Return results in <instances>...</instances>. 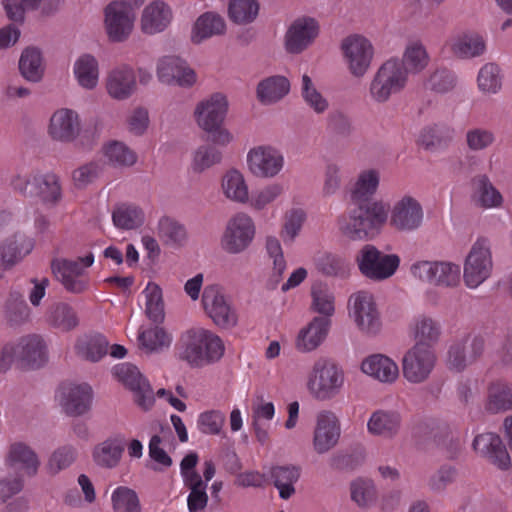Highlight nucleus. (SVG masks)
<instances>
[{
	"label": "nucleus",
	"mask_w": 512,
	"mask_h": 512,
	"mask_svg": "<svg viewBox=\"0 0 512 512\" xmlns=\"http://www.w3.org/2000/svg\"><path fill=\"white\" fill-rule=\"evenodd\" d=\"M111 500L114 512H141L137 493L128 487L116 488L112 493Z\"/></svg>",
	"instance_id": "58"
},
{
	"label": "nucleus",
	"mask_w": 512,
	"mask_h": 512,
	"mask_svg": "<svg viewBox=\"0 0 512 512\" xmlns=\"http://www.w3.org/2000/svg\"><path fill=\"white\" fill-rule=\"evenodd\" d=\"M290 91V81L281 75H274L261 80L256 89L259 102L271 105L279 102Z\"/></svg>",
	"instance_id": "32"
},
{
	"label": "nucleus",
	"mask_w": 512,
	"mask_h": 512,
	"mask_svg": "<svg viewBox=\"0 0 512 512\" xmlns=\"http://www.w3.org/2000/svg\"><path fill=\"white\" fill-rule=\"evenodd\" d=\"M312 304L311 308L322 317L330 319L335 312V296L324 284L313 285L311 289Z\"/></svg>",
	"instance_id": "50"
},
{
	"label": "nucleus",
	"mask_w": 512,
	"mask_h": 512,
	"mask_svg": "<svg viewBox=\"0 0 512 512\" xmlns=\"http://www.w3.org/2000/svg\"><path fill=\"white\" fill-rule=\"evenodd\" d=\"M105 156L114 166H132L137 159L132 150L118 141H114L105 147Z\"/></svg>",
	"instance_id": "61"
},
{
	"label": "nucleus",
	"mask_w": 512,
	"mask_h": 512,
	"mask_svg": "<svg viewBox=\"0 0 512 512\" xmlns=\"http://www.w3.org/2000/svg\"><path fill=\"white\" fill-rule=\"evenodd\" d=\"M359 271L366 278L376 281L391 277L400 264L396 254H384L371 244L364 245L356 255Z\"/></svg>",
	"instance_id": "4"
},
{
	"label": "nucleus",
	"mask_w": 512,
	"mask_h": 512,
	"mask_svg": "<svg viewBox=\"0 0 512 512\" xmlns=\"http://www.w3.org/2000/svg\"><path fill=\"white\" fill-rule=\"evenodd\" d=\"M224 351L219 336L209 330L191 329L181 336L178 357L192 368H202L218 362Z\"/></svg>",
	"instance_id": "2"
},
{
	"label": "nucleus",
	"mask_w": 512,
	"mask_h": 512,
	"mask_svg": "<svg viewBox=\"0 0 512 512\" xmlns=\"http://www.w3.org/2000/svg\"><path fill=\"white\" fill-rule=\"evenodd\" d=\"M20 74L27 81L38 83L44 76L43 57L39 48L27 47L25 48L19 59Z\"/></svg>",
	"instance_id": "36"
},
{
	"label": "nucleus",
	"mask_w": 512,
	"mask_h": 512,
	"mask_svg": "<svg viewBox=\"0 0 512 512\" xmlns=\"http://www.w3.org/2000/svg\"><path fill=\"white\" fill-rule=\"evenodd\" d=\"M254 236L255 226L251 217L238 213L228 221L221 246L229 254H239L249 247Z\"/></svg>",
	"instance_id": "11"
},
{
	"label": "nucleus",
	"mask_w": 512,
	"mask_h": 512,
	"mask_svg": "<svg viewBox=\"0 0 512 512\" xmlns=\"http://www.w3.org/2000/svg\"><path fill=\"white\" fill-rule=\"evenodd\" d=\"M407 81L405 70L398 59H390L378 69L370 84V95L379 103L386 102L392 94L401 91Z\"/></svg>",
	"instance_id": "5"
},
{
	"label": "nucleus",
	"mask_w": 512,
	"mask_h": 512,
	"mask_svg": "<svg viewBox=\"0 0 512 512\" xmlns=\"http://www.w3.org/2000/svg\"><path fill=\"white\" fill-rule=\"evenodd\" d=\"M114 374L119 381L134 393V400L140 408L147 411L153 406L155 402L154 392L136 366L130 363H122L114 367Z\"/></svg>",
	"instance_id": "14"
},
{
	"label": "nucleus",
	"mask_w": 512,
	"mask_h": 512,
	"mask_svg": "<svg viewBox=\"0 0 512 512\" xmlns=\"http://www.w3.org/2000/svg\"><path fill=\"white\" fill-rule=\"evenodd\" d=\"M343 382V372L335 363L319 360L314 364L308 386L314 397L319 400H327L339 393Z\"/></svg>",
	"instance_id": "6"
},
{
	"label": "nucleus",
	"mask_w": 512,
	"mask_h": 512,
	"mask_svg": "<svg viewBox=\"0 0 512 512\" xmlns=\"http://www.w3.org/2000/svg\"><path fill=\"white\" fill-rule=\"evenodd\" d=\"M222 153L211 145H201L197 148L193 158V169L202 172L221 162Z\"/></svg>",
	"instance_id": "63"
},
{
	"label": "nucleus",
	"mask_w": 512,
	"mask_h": 512,
	"mask_svg": "<svg viewBox=\"0 0 512 512\" xmlns=\"http://www.w3.org/2000/svg\"><path fill=\"white\" fill-rule=\"evenodd\" d=\"M47 322L63 332L74 329L79 323L75 310L66 303L52 305L47 312Z\"/></svg>",
	"instance_id": "41"
},
{
	"label": "nucleus",
	"mask_w": 512,
	"mask_h": 512,
	"mask_svg": "<svg viewBox=\"0 0 512 512\" xmlns=\"http://www.w3.org/2000/svg\"><path fill=\"white\" fill-rule=\"evenodd\" d=\"M80 129L78 114L71 109L62 108L51 116L48 133L53 140L69 143L77 138Z\"/></svg>",
	"instance_id": "23"
},
{
	"label": "nucleus",
	"mask_w": 512,
	"mask_h": 512,
	"mask_svg": "<svg viewBox=\"0 0 512 512\" xmlns=\"http://www.w3.org/2000/svg\"><path fill=\"white\" fill-rule=\"evenodd\" d=\"M57 398L67 415L81 416L90 410L93 392L88 384L63 383L58 388Z\"/></svg>",
	"instance_id": "16"
},
{
	"label": "nucleus",
	"mask_w": 512,
	"mask_h": 512,
	"mask_svg": "<svg viewBox=\"0 0 512 512\" xmlns=\"http://www.w3.org/2000/svg\"><path fill=\"white\" fill-rule=\"evenodd\" d=\"M441 334L440 325L429 317H421L415 323L414 338L415 344L428 346L433 349V346L438 342Z\"/></svg>",
	"instance_id": "52"
},
{
	"label": "nucleus",
	"mask_w": 512,
	"mask_h": 512,
	"mask_svg": "<svg viewBox=\"0 0 512 512\" xmlns=\"http://www.w3.org/2000/svg\"><path fill=\"white\" fill-rule=\"evenodd\" d=\"M351 499L360 507H369L376 503L377 490L370 479L359 478L350 485Z\"/></svg>",
	"instance_id": "56"
},
{
	"label": "nucleus",
	"mask_w": 512,
	"mask_h": 512,
	"mask_svg": "<svg viewBox=\"0 0 512 512\" xmlns=\"http://www.w3.org/2000/svg\"><path fill=\"white\" fill-rule=\"evenodd\" d=\"M361 369L365 374L385 383L395 381L399 375L397 364L382 354H374L367 357L363 360Z\"/></svg>",
	"instance_id": "31"
},
{
	"label": "nucleus",
	"mask_w": 512,
	"mask_h": 512,
	"mask_svg": "<svg viewBox=\"0 0 512 512\" xmlns=\"http://www.w3.org/2000/svg\"><path fill=\"white\" fill-rule=\"evenodd\" d=\"M109 342L104 335L95 333L79 337L75 349L81 358L97 362L107 354Z\"/></svg>",
	"instance_id": "35"
},
{
	"label": "nucleus",
	"mask_w": 512,
	"mask_h": 512,
	"mask_svg": "<svg viewBox=\"0 0 512 512\" xmlns=\"http://www.w3.org/2000/svg\"><path fill=\"white\" fill-rule=\"evenodd\" d=\"M484 50V40L478 34H465L452 44V51L459 58L476 57Z\"/></svg>",
	"instance_id": "54"
},
{
	"label": "nucleus",
	"mask_w": 512,
	"mask_h": 512,
	"mask_svg": "<svg viewBox=\"0 0 512 512\" xmlns=\"http://www.w3.org/2000/svg\"><path fill=\"white\" fill-rule=\"evenodd\" d=\"M478 86L485 93H497L502 86L499 67L493 63L484 65L478 74Z\"/></svg>",
	"instance_id": "62"
},
{
	"label": "nucleus",
	"mask_w": 512,
	"mask_h": 512,
	"mask_svg": "<svg viewBox=\"0 0 512 512\" xmlns=\"http://www.w3.org/2000/svg\"><path fill=\"white\" fill-rule=\"evenodd\" d=\"M316 269L326 277L345 278L350 273V265L345 258L331 252H322L315 257Z\"/></svg>",
	"instance_id": "38"
},
{
	"label": "nucleus",
	"mask_w": 512,
	"mask_h": 512,
	"mask_svg": "<svg viewBox=\"0 0 512 512\" xmlns=\"http://www.w3.org/2000/svg\"><path fill=\"white\" fill-rule=\"evenodd\" d=\"M158 237L167 245L181 246L186 241L187 233L178 221L162 217L158 223Z\"/></svg>",
	"instance_id": "49"
},
{
	"label": "nucleus",
	"mask_w": 512,
	"mask_h": 512,
	"mask_svg": "<svg viewBox=\"0 0 512 512\" xmlns=\"http://www.w3.org/2000/svg\"><path fill=\"white\" fill-rule=\"evenodd\" d=\"M107 91L117 100L129 98L136 90V77L132 68L122 66L113 69L107 77Z\"/></svg>",
	"instance_id": "29"
},
{
	"label": "nucleus",
	"mask_w": 512,
	"mask_h": 512,
	"mask_svg": "<svg viewBox=\"0 0 512 512\" xmlns=\"http://www.w3.org/2000/svg\"><path fill=\"white\" fill-rule=\"evenodd\" d=\"M319 24L312 17L296 19L285 35V48L291 54H299L304 51L317 37Z\"/></svg>",
	"instance_id": "20"
},
{
	"label": "nucleus",
	"mask_w": 512,
	"mask_h": 512,
	"mask_svg": "<svg viewBox=\"0 0 512 512\" xmlns=\"http://www.w3.org/2000/svg\"><path fill=\"white\" fill-rule=\"evenodd\" d=\"M347 308L349 317L363 333L376 335L381 330L380 315L369 292L353 293L348 299Z\"/></svg>",
	"instance_id": "7"
},
{
	"label": "nucleus",
	"mask_w": 512,
	"mask_h": 512,
	"mask_svg": "<svg viewBox=\"0 0 512 512\" xmlns=\"http://www.w3.org/2000/svg\"><path fill=\"white\" fill-rule=\"evenodd\" d=\"M485 340L480 335L466 337L463 341L454 343L448 351V367L457 372L475 363L483 354Z\"/></svg>",
	"instance_id": "18"
},
{
	"label": "nucleus",
	"mask_w": 512,
	"mask_h": 512,
	"mask_svg": "<svg viewBox=\"0 0 512 512\" xmlns=\"http://www.w3.org/2000/svg\"><path fill=\"white\" fill-rule=\"evenodd\" d=\"M401 416L395 411L378 410L368 421V430L373 435L393 438L400 430Z\"/></svg>",
	"instance_id": "34"
},
{
	"label": "nucleus",
	"mask_w": 512,
	"mask_h": 512,
	"mask_svg": "<svg viewBox=\"0 0 512 512\" xmlns=\"http://www.w3.org/2000/svg\"><path fill=\"white\" fill-rule=\"evenodd\" d=\"M456 85L455 75L447 69H438L433 72L425 81L426 89L436 93H446L452 90Z\"/></svg>",
	"instance_id": "64"
},
{
	"label": "nucleus",
	"mask_w": 512,
	"mask_h": 512,
	"mask_svg": "<svg viewBox=\"0 0 512 512\" xmlns=\"http://www.w3.org/2000/svg\"><path fill=\"white\" fill-rule=\"evenodd\" d=\"M202 303L207 315L221 328H231L237 324V314L221 292L219 286L205 287Z\"/></svg>",
	"instance_id": "15"
},
{
	"label": "nucleus",
	"mask_w": 512,
	"mask_h": 512,
	"mask_svg": "<svg viewBox=\"0 0 512 512\" xmlns=\"http://www.w3.org/2000/svg\"><path fill=\"white\" fill-rule=\"evenodd\" d=\"M105 29L113 42L125 41L132 32L135 20L133 7L126 2L112 1L104 10Z\"/></svg>",
	"instance_id": "12"
},
{
	"label": "nucleus",
	"mask_w": 512,
	"mask_h": 512,
	"mask_svg": "<svg viewBox=\"0 0 512 512\" xmlns=\"http://www.w3.org/2000/svg\"><path fill=\"white\" fill-rule=\"evenodd\" d=\"M485 409L491 414L504 413L512 410V384L505 381H494L487 387Z\"/></svg>",
	"instance_id": "33"
},
{
	"label": "nucleus",
	"mask_w": 512,
	"mask_h": 512,
	"mask_svg": "<svg viewBox=\"0 0 512 512\" xmlns=\"http://www.w3.org/2000/svg\"><path fill=\"white\" fill-rule=\"evenodd\" d=\"M379 184L378 173L369 170L361 173L351 191V202H377L372 200V195L376 192Z\"/></svg>",
	"instance_id": "44"
},
{
	"label": "nucleus",
	"mask_w": 512,
	"mask_h": 512,
	"mask_svg": "<svg viewBox=\"0 0 512 512\" xmlns=\"http://www.w3.org/2000/svg\"><path fill=\"white\" fill-rule=\"evenodd\" d=\"M157 76L162 83H175L182 87H190L196 81L194 70L177 56H165L160 59L157 65Z\"/></svg>",
	"instance_id": "21"
},
{
	"label": "nucleus",
	"mask_w": 512,
	"mask_h": 512,
	"mask_svg": "<svg viewBox=\"0 0 512 512\" xmlns=\"http://www.w3.org/2000/svg\"><path fill=\"white\" fill-rule=\"evenodd\" d=\"M124 451V441L119 439H107L97 445L93 451V458L98 466L114 468L118 465Z\"/></svg>",
	"instance_id": "39"
},
{
	"label": "nucleus",
	"mask_w": 512,
	"mask_h": 512,
	"mask_svg": "<svg viewBox=\"0 0 512 512\" xmlns=\"http://www.w3.org/2000/svg\"><path fill=\"white\" fill-rule=\"evenodd\" d=\"M74 73L82 87L93 89L99 76L97 60L92 55H82L75 63Z\"/></svg>",
	"instance_id": "46"
},
{
	"label": "nucleus",
	"mask_w": 512,
	"mask_h": 512,
	"mask_svg": "<svg viewBox=\"0 0 512 512\" xmlns=\"http://www.w3.org/2000/svg\"><path fill=\"white\" fill-rule=\"evenodd\" d=\"M453 131L443 125L424 127L419 135L418 143L428 151H436L446 147L452 140Z\"/></svg>",
	"instance_id": "40"
},
{
	"label": "nucleus",
	"mask_w": 512,
	"mask_h": 512,
	"mask_svg": "<svg viewBox=\"0 0 512 512\" xmlns=\"http://www.w3.org/2000/svg\"><path fill=\"white\" fill-rule=\"evenodd\" d=\"M339 437L340 425L336 415L330 411L320 412L313 438L315 451L319 454L328 452L338 443Z\"/></svg>",
	"instance_id": "24"
},
{
	"label": "nucleus",
	"mask_w": 512,
	"mask_h": 512,
	"mask_svg": "<svg viewBox=\"0 0 512 512\" xmlns=\"http://www.w3.org/2000/svg\"><path fill=\"white\" fill-rule=\"evenodd\" d=\"M341 48L349 71L355 77H362L370 67L374 49L364 36L354 34L343 39Z\"/></svg>",
	"instance_id": "13"
},
{
	"label": "nucleus",
	"mask_w": 512,
	"mask_h": 512,
	"mask_svg": "<svg viewBox=\"0 0 512 512\" xmlns=\"http://www.w3.org/2000/svg\"><path fill=\"white\" fill-rule=\"evenodd\" d=\"M94 263V255L89 253L85 257H78L76 260L54 259L51 262V269L58 281L64 288L73 294H80L86 291L88 282L81 279L86 267Z\"/></svg>",
	"instance_id": "8"
},
{
	"label": "nucleus",
	"mask_w": 512,
	"mask_h": 512,
	"mask_svg": "<svg viewBox=\"0 0 512 512\" xmlns=\"http://www.w3.org/2000/svg\"><path fill=\"white\" fill-rule=\"evenodd\" d=\"M423 217L421 204L411 196H404L393 206L390 224L398 231L411 232L420 228Z\"/></svg>",
	"instance_id": "19"
},
{
	"label": "nucleus",
	"mask_w": 512,
	"mask_h": 512,
	"mask_svg": "<svg viewBox=\"0 0 512 512\" xmlns=\"http://www.w3.org/2000/svg\"><path fill=\"white\" fill-rule=\"evenodd\" d=\"M259 12L257 0H231L228 7L230 19L236 24L253 22Z\"/></svg>",
	"instance_id": "53"
},
{
	"label": "nucleus",
	"mask_w": 512,
	"mask_h": 512,
	"mask_svg": "<svg viewBox=\"0 0 512 512\" xmlns=\"http://www.w3.org/2000/svg\"><path fill=\"white\" fill-rule=\"evenodd\" d=\"M331 326L327 317H314L308 326L299 332L296 347L301 352L315 350L326 339Z\"/></svg>",
	"instance_id": "28"
},
{
	"label": "nucleus",
	"mask_w": 512,
	"mask_h": 512,
	"mask_svg": "<svg viewBox=\"0 0 512 512\" xmlns=\"http://www.w3.org/2000/svg\"><path fill=\"white\" fill-rule=\"evenodd\" d=\"M30 308L23 296L17 292H10L5 303V319L12 326H20L29 320Z\"/></svg>",
	"instance_id": "43"
},
{
	"label": "nucleus",
	"mask_w": 512,
	"mask_h": 512,
	"mask_svg": "<svg viewBox=\"0 0 512 512\" xmlns=\"http://www.w3.org/2000/svg\"><path fill=\"white\" fill-rule=\"evenodd\" d=\"M114 225L119 229L132 230L140 227L144 222L143 211L132 204H121L112 212Z\"/></svg>",
	"instance_id": "42"
},
{
	"label": "nucleus",
	"mask_w": 512,
	"mask_h": 512,
	"mask_svg": "<svg viewBox=\"0 0 512 512\" xmlns=\"http://www.w3.org/2000/svg\"><path fill=\"white\" fill-rule=\"evenodd\" d=\"M301 96L305 103L317 114H322L328 109V101L316 89L307 74L302 76Z\"/></svg>",
	"instance_id": "59"
},
{
	"label": "nucleus",
	"mask_w": 512,
	"mask_h": 512,
	"mask_svg": "<svg viewBox=\"0 0 512 512\" xmlns=\"http://www.w3.org/2000/svg\"><path fill=\"white\" fill-rule=\"evenodd\" d=\"M387 218L388 207L383 202H351L348 214L339 218L338 225L350 240H366L378 233Z\"/></svg>",
	"instance_id": "1"
},
{
	"label": "nucleus",
	"mask_w": 512,
	"mask_h": 512,
	"mask_svg": "<svg viewBox=\"0 0 512 512\" xmlns=\"http://www.w3.org/2000/svg\"><path fill=\"white\" fill-rule=\"evenodd\" d=\"M301 468L296 465H275L269 470V478L279 490L281 499L288 500L296 490L294 484L299 480Z\"/></svg>",
	"instance_id": "30"
},
{
	"label": "nucleus",
	"mask_w": 512,
	"mask_h": 512,
	"mask_svg": "<svg viewBox=\"0 0 512 512\" xmlns=\"http://www.w3.org/2000/svg\"><path fill=\"white\" fill-rule=\"evenodd\" d=\"M492 259L487 239H478L472 246L464 263V281L470 288H476L490 275Z\"/></svg>",
	"instance_id": "10"
},
{
	"label": "nucleus",
	"mask_w": 512,
	"mask_h": 512,
	"mask_svg": "<svg viewBox=\"0 0 512 512\" xmlns=\"http://www.w3.org/2000/svg\"><path fill=\"white\" fill-rule=\"evenodd\" d=\"M226 28L224 19L213 12L202 14L194 24L192 42L200 44L203 40L224 33Z\"/></svg>",
	"instance_id": "37"
},
{
	"label": "nucleus",
	"mask_w": 512,
	"mask_h": 512,
	"mask_svg": "<svg viewBox=\"0 0 512 512\" xmlns=\"http://www.w3.org/2000/svg\"><path fill=\"white\" fill-rule=\"evenodd\" d=\"M17 357L23 367L39 368L46 362V345L39 335H28L20 338Z\"/></svg>",
	"instance_id": "26"
},
{
	"label": "nucleus",
	"mask_w": 512,
	"mask_h": 512,
	"mask_svg": "<svg viewBox=\"0 0 512 512\" xmlns=\"http://www.w3.org/2000/svg\"><path fill=\"white\" fill-rule=\"evenodd\" d=\"M172 20L170 7L161 0L146 6L141 17V29L145 34L153 35L164 31Z\"/></svg>",
	"instance_id": "27"
},
{
	"label": "nucleus",
	"mask_w": 512,
	"mask_h": 512,
	"mask_svg": "<svg viewBox=\"0 0 512 512\" xmlns=\"http://www.w3.org/2000/svg\"><path fill=\"white\" fill-rule=\"evenodd\" d=\"M472 184L475 189L477 203L485 208L495 207L501 204L502 196L492 185L486 175H478L473 178Z\"/></svg>",
	"instance_id": "47"
},
{
	"label": "nucleus",
	"mask_w": 512,
	"mask_h": 512,
	"mask_svg": "<svg viewBox=\"0 0 512 512\" xmlns=\"http://www.w3.org/2000/svg\"><path fill=\"white\" fill-rule=\"evenodd\" d=\"M5 462L10 467L23 470L28 476H35L40 467L37 453L22 441H16L9 445Z\"/></svg>",
	"instance_id": "25"
},
{
	"label": "nucleus",
	"mask_w": 512,
	"mask_h": 512,
	"mask_svg": "<svg viewBox=\"0 0 512 512\" xmlns=\"http://www.w3.org/2000/svg\"><path fill=\"white\" fill-rule=\"evenodd\" d=\"M251 173L261 178H272L283 168L284 158L280 151L270 146H259L250 150L247 156Z\"/></svg>",
	"instance_id": "17"
},
{
	"label": "nucleus",
	"mask_w": 512,
	"mask_h": 512,
	"mask_svg": "<svg viewBox=\"0 0 512 512\" xmlns=\"http://www.w3.org/2000/svg\"><path fill=\"white\" fill-rule=\"evenodd\" d=\"M429 57L425 48L419 43H413L407 46L402 61V67L405 75L408 72L418 73L428 65Z\"/></svg>",
	"instance_id": "57"
},
{
	"label": "nucleus",
	"mask_w": 512,
	"mask_h": 512,
	"mask_svg": "<svg viewBox=\"0 0 512 512\" xmlns=\"http://www.w3.org/2000/svg\"><path fill=\"white\" fill-rule=\"evenodd\" d=\"M138 341L142 349H145L148 353H152L159 352L164 347H168L171 343V338L164 328L156 324L154 327L140 331Z\"/></svg>",
	"instance_id": "51"
},
{
	"label": "nucleus",
	"mask_w": 512,
	"mask_h": 512,
	"mask_svg": "<svg viewBox=\"0 0 512 512\" xmlns=\"http://www.w3.org/2000/svg\"><path fill=\"white\" fill-rule=\"evenodd\" d=\"M146 298V316L155 324L164 321L165 311L161 288L155 283H149L144 290Z\"/></svg>",
	"instance_id": "48"
},
{
	"label": "nucleus",
	"mask_w": 512,
	"mask_h": 512,
	"mask_svg": "<svg viewBox=\"0 0 512 512\" xmlns=\"http://www.w3.org/2000/svg\"><path fill=\"white\" fill-rule=\"evenodd\" d=\"M36 197L44 203L56 205L62 197L59 178L55 174H41Z\"/></svg>",
	"instance_id": "60"
},
{
	"label": "nucleus",
	"mask_w": 512,
	"mask_h": 512,
	"mask_svg": "<svg viewBox=\"0 0 512 512\" xmlns=\"http://www.w3.org/2000/svg\"><path fill=\"white\" fill-rule=\"evenodd\" d=\"M223 190L225 195L240 203L248 200V188L243 175L237 170H230L223 178Z\"/></svg>",
	"instance_id": "55"
},
{
	"label": "nucleus",
	"mask_w": 512,
	"mask_h": 512,
	"mask_svg": "<svg viewBox=\"0 0 512 512\" xmlns=\"http://www.w3.org/2000/svg\"><path fill=\"white\" fill-rule=\"evenodd\" d=\"M227 109V99L220 93L213 94L196 106L194 115L199 127L207 133L206 141L221 146L232 141L233 136L230 132L222 128Z\"/></svg>",
	"instance_id": "3"
},
{
	"label": "nucleus",
	"mask_w": 512,
	"mask_h": 512,
	"mask_svg": "<svg viewBox=\"0 0 512 512\" xmlns=\"http://www.w3.org/2000/svg\"><path fill=\"white\" fill-rule=\"evenodd\" d=\"M435 363L436 354L433 349L414 344L402 358L403 376L410 383H423L429 378Z\"/></svg>",
	"instance_id": "9"
},
{
	"label": "nucleus",
	"mask_w": 512,
	"mask_h": 512,
	"mask_svg": "<svg viewBox=\"0 0 512 512\" xmlns=\"http://www.w3.org/2000/svg\"><path fill=\"white\" fill-rule=\"evenodd\" d=\"M33 248L30 239L24 235L15 234L12 238H9L0 244V256L7 255L11 259L10 262L5 263L7 269L15 265L25 255L29 254Z\"/></svg>",
	"instance_id": "45"
},
{
	"label": "nucleus",
	"mask_w": 512,
	"mask_h": 512,
	"mask_svg": "<svg viewBox=\"0 0 512 512\" xmlns=\"http://www.w3.org/2000/svg\"><path fill=\"white\" fill-rule=\"evenodd\" d=\"M474 450L498 468L505 470L511 465V459L499 435L483 433L474 438Z\"/></svg>",
	"instance_id": "22"
}]
</instances>
